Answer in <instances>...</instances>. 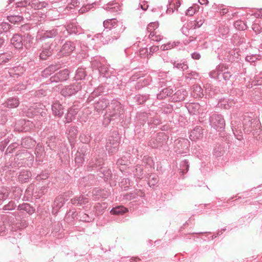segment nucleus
Masks as SVG:
<instances>
[{"label": "nucleus", "instance_id": "nucleus-1", "mask_svg": "<svg viewBox=\"0 0 262 262\" xmlns=\"http://www.w3.org/2000/svg\"><path fill=\"white\" fill-rule=\"evenodd\" d=\"M103 27L105 29H108L111 31V35L108 36L107 39H105L103 36L101 40L102 42L104 43H108L116 40L120 36V34L122 33L125 28L123 26L121 23H119L116 18L108 19L103 21Z\"/></svg>", "mask_w": 262, "mask_h": 262}, {"label": "nucleus", "instance_id": "nucleus-2", "mask_svg": "<svg viewBox=\"0 0 262 262\" xmlns=\"http://www.w3.org/2000/svg\"><path fill=\"white\" fill-rule=\"evenodd\" d=\"M124 113L123 105L117 100L113 99L107 106L106 113L104 116L103 124L106 126L112 121L118 119Z\"/></svg>", "mask_w": 262, "mask_h": 262}, {"label": "nucleus", "instance_id": "nucleus-3", "mask_svg": "<svg viewBox=\"0 0 262 262\" xmlns=\"http://www.w3.org/2000/svg\"><path fill=\"white\" fill-rule=\"evenodd\" d=\"M229 69V66L226 63H220L216 67L215 70L211 71L209 73V76L215 79L221 80L223 79L226 81H229L231 78L232 75L227 71Z\"/></svg>", "mask_w": 262, "mask_h": 262}, {"label": "nucleus", "instance_id": "nucleus-4", "mask_svg": "<svg viewBox=\"0 0 262 262\" xmlns=\"http://www.w3.org/2000/svg\"><path fill=\"white\" fill-rule=\"evenodd\" d=\"M120 143V137L118 132L111 133L105 145L106 150L110 155L117 153Z\"/></svg>", "mask_w": 262, "mask_h": 262}, {"label": "nucleus", "instance_id": "nucleus-5", "mask_svg": "<svg viewBox=\"0 0 262 262\" xmlns=\"http://www.w3.org/2000/svg\"><path fill=\"white\" fill-rule=\"evenodd\" d=\"M204 23V19L201 16L200 17L197 18L194 22L193 26H194V28L193 29H189L188 25H187L186 26H183L182 28L181 31L183 34L188 37V39L187 41L188 43H189L195 39L196 36L191 35V34L194 31V30L195 28H200L202 26Z\"/></svg>", "mask_w": 262, "mask_h": 262}, {"label": "nucleus", "instance_id": "nucleus-6", "mask_svg": "<svg viewBox=\"0 0 262 262\" xmlns=\"http://www.w3.org/2000/svg\"><path fill=\"white\" fill-rule=\"evenodd\" d=\"M81 88L82 82L76 81L62 89L61 91V94L64 97L71 96L80 91Z\"/></svg>", "mask_w": 262, "mask_h": 262}, {"label": "nucleus", "instance_id": "nucleus-7", "mask_svg": "<svg viewBox=\"0 0 262 262\" xmlns=\"http://www.w3.org/2000/svg\"><path fill=\"white\" fill-rule=\"evenodd\" d=\"M189 142L187 139H181L174 142V151L178 154H187L189 151Z\"/></svg>", "mask_w": 262, "mask_h": 262}, {"label": "nucleus", "instance_id": "nucleus-8", "mask_svg": "<svg viewBox=\"0 0 262 262\" xmlns=\"http://www.w3.org/2000/svg\"><path fill=\"white\" fill-rule=\"evenodd\" d=\"M210 123L216 129H223L225 126V121L223 116L219 114H213L210 117Z\"/></svg>", "mask_w": 262, "mask_h": 262}, {"label": "nucleus", "instance_id": "nucleus-9", "mask_svg": "<svg viewBox=\"0 0 262 262\" xmlns=\"http://www.w3.org/2000/svg\"><path fill=\"white\" fill-rule=\"evenodd\" d=\"M60 28L61 33V37H67L70 35L80 34L79 29L74 23H69Z\"/></svg>", "mask_w": 262, "mask_h": 262}, {"label": "nucleus", "instance_id": "nucleus-10", "mask_svg": "<svg viewBox=\"0 0 262 262\" xmlns=\"http://www.w3.org/2000/svg\"><path fill=\"white\" fill-rule=\"evenodd\" d=\"M165 134L164 133H158L155 137H153L149 141L148 145L153 148H158L162 146L165 140Z\"/></svg>", "mask_w": 262, "mask_h": 262}, {"label": "nucleus", "instance_id": "nucleus-11", "mask_svg": "<svg viewBox=\"0 0 262 262\" xmlns=\"http://www.w3.org/2000/svg\"><path fill=\"white\" fill-rule=\"evenodd\" d=\"M42 106H43V105L40 103L33 104L27 110L23 111L24 115L29 118H32L38 114H40L42 116L43 114H46V113L43 111H41L42 110Z\"/></svg>", "mask_w": 262, "mask_h": 262}, {"label": "nucleus", "instance_id": "nucleus-12", "mask_svg": "<svg viewBox=\"0 0 262 262\" xmlns=\"http://www.w3.org/2000/svg\"><path fill=\"white\" fill-rule=\"evenodd\" d=\"M34 127V124L32 121L21 119L18 120L15 124V129L19 132H28Z\"/></svg>", "mask_w": 262, "mask_h": 262}, {"label": "nucleus", "instance_id": "nucleus-13", "mask_svg": "<svg viewBox=\"0 0 262 262\" xmlns=\"http://www.w3.org/2000/svg\"><path fill=\"white\" fill-rule=\"evenodd\" d=\"M57 35L61 37V33L60 27L49 30H42L40 32L39 40L42 41L48 38H54Z\"/></svg>", "mask_w": 262, "mask_h": 262}, {"label": "nucleus", "instance_id": "nucleus-14", "mask_svg": "<svg viewBox=\"0 0 262 262\" xmlns=\"http://www.w3.org/2000/svg\"><path fill=\"white\" fill-rule=\"evenodd\" d=\"M70 71L66 69L56 73L50 78L51 83L62 82L67 80L69 77Z\"/></svg>", "mask_w": 262, "mask_h": 262}, {"label": "nucleus", "instance_id": "nucleus-15", "mask_svg": "<svg viewBox=\"0 0 262 262\" xmlns=\"http://www.w3.org/2000/svg\"><path fill=\"white\" fill-rule=\"evenodd\" d=\"M151 113L146 112H139L136 115V127L143 126L146 122L150 118Z\"/></svg>", "mask_w": 262, "mask_h": 262}, {"label": "nucleus", "instance_id": "nucleus-16", "mask_svg": "<svg viewBox=\"0 0 262 262\" xmlns=\"http://www.w3.org/2000/svg\"><path fill=\"white\" fill-rule=\"evenodd\" d=\"M187 95V91L184 88H180L172 94L170 99L173 102H181L184 101Z\"/></svg>", "mask_w": 262, "mask_h": 262}, {"label": "nucleus", "instance_id": "nucleus-17", "mask_svg": "<svg viewBox=\"0 0 262 262\" xmlns=\"http://www.w3.org/2000/svg\"><path fill=\"white\" fill-rule=\"evenodd\" d=\"M21 155H25L26 157H27L28 158H30V154L29 153L27 150H19L15 155V158L14 159V162H12L11 164H7L6 165V167L8 168H13L14 167H15L17 166V164L16 163V162L20 158V160H24L25 158L24 157L21 158Z\"/></svg>", "mask_w": 262, "mask_h": 262}, {"label": "nucleus", "instance_id": "nucleus-18", "mask_svg": "<svg viewBox=\"0 0 262 262\" xmlns=\"http://www.w3.org/2000/svg\"><path fill=\"white\" fill-rule=\"evenodd\" d=\"M53 114L55 116L61 118L64 113V107L58 101H55L52 104Z\"/></svg>", "mask_w": 262, "mask_h": 262}, {"label": "nucleus", "instance_id": "nucleus-19", "mask_svg": "<svg viewBox=\"0 0 262 262\" xmlns=\"http://www.w3.org/2000/svg\"><path fill=\"white\" fill-rule=\"evenodd\" d=\"M75 49V43L71 41H67L62 46L61 53L64 56L70 55Z\"/></svg>", "mask_w": 262, "mask_h": 262}, {"label": "nucleus", "instance_id": "nucleus-20", "mask_svg": "<svg viewBox=\"0 0 262 262\" xmlns=\"http://www.w3.org/2000/svg\"><path fill=\"white\" fill-rule=\"evenodd\" d=\"M253 119L248 116L244 115L243 117L242 123H243V128L245 133L247 134H249L252 129V123H253Z\"/></svg>", "mask_w": 262, "mask_h": 262}, {"label": "nucleus", "instance_id": "nucleus-21", "mask_svg": "<svg viewBox=\"0 0 262 262\" xmlns=\"http://www.w3.org/2000/svg\"><path fill=\"white\" fill-rule=\"evenodd\" d=\"M25 71L24 68L23 66H18L14 68H11L8 71V74H6V77L13 78H18L21 76Z\"/></svg>", "mask_w": 262, "mask_h": 262}, {"label": "nucleus", "instance_id": "nucleus-22", "mask_svg": "<svg viewBox=\"0 0 262 262\" xmlns=\"http://www.w3.org/2000/svg\"><path fill=\"white\" fill-rule=\"evenodd\" d=\"M203 131L202 127L200 126H196L192 129L189 134V138L191 141H196L203 138Z\"/></svg>", "mask_w": 262, "mask_h": 262}, {"label": "nucleus", "instance_id": "nucleus-23", "mask_svg": "<svg viewBox=\"0 0 262 262\" xmlns=\"http://www.w3.org/2000/svg\"><path fill=\"white\" fill-rule=\"evenodd\" d=\"M109 104V101L105 98H100L98 101L94 103V106L95 110L99 112L107 107Z\"/></svg>", "mask_w": 262, "mask_h": 262}, {"label": "nucleus", "instance_id": "nucleus-24", "mask_svg": "<svg viewBox=\"0 0 262 262\" xmlns=\"http://www.w3.org/2000/svg\"><path fill=\"white\" fill-rule=\"evenodd\" d=\"M104 164L103 159L96 157L92 158L89 162L88 166V170L91 171L93 168L100 167Z\"/></svg>", "mask_w": 262, "mask_h": 262}, {"label": "nucleus", "instance_id": "nucleus-25", "mask_svg": "<svg viewBox=\"0 0 262 262\" xmlns=\"http://www.w3.org/2000/svg\"><path fill=\"white\" fill-rule=\"evenodd\" d=\"M41 50L39 57L40 59L42 60H46L52 54L53 50L51 49V45L49 43L44 44Z\"/></svg>", "mask_w": 262, "mask_h": 262}, {"label": "nucleus", "instance_id": "nucleus-26", "mask_svg": "<svg viewBox=\"0 0 262 262\" xmlns=\"http://www.w3.org/2000/svg\"><path fill=\"white\" fill-rule=\"evenodd\" d=\"M71 202L74 205L82 206L83 208L84 205L88 203L89 199L84 195L77 196L72 199Z\"/></svg>", "mask_w": 262, "mask_h": 262}, {"label": "nucleus", "instance_id": "nucleus-27", "mask_svg": "<svg viewBox=\"0 0 262 262\" xmlns=\"http://www.w3.org/2000/svg\"><path fill=\"white\" fill-rule=\"evenodd\" d=\"M23 37L18 34L13 35L11 39V43L14 46L15 49H21L23 47Z\"/></svg>", "mask_w": 262, "mask_h": 262}, {"label": "nucleus", "instance_id": "nucleus-28", "mask_svg": "<svg viewBox=\"0 0 262 262\" xmlns=\"http://www.w3.org/2000/svg\"><path fill=\"white\" fill-rule=\"evenodd\" d=\"M78 112V108L75 106L70 107L65 116V123L71 122L75 118V116Z\"/></svg>", "mask_w": 262, "mask_h": 262}, {"label": "nucleus", "instance_id": "nucleus-29", "mask_svg": "<svg viewBox=\"0 0 262 262\" xmlns=\"http://www.w3.org/2000/svg\"><path fill=\"white\" fill-rule=\"evenodd\" d=\"M98 171L99 173L98 174L100 178H103L105 182H108L112 177V171L110 168L101 167Z\"/></svg>", "mask_w": 262, "mask_h": 262}, {"label": "nucleus", "instance_id": "nucleus-30", "mask_svg": "<svg viewBox=\"0 0 262 262\" xmlns=\"http://www.w3.org/2000/svg\"><path fill=\"white\" fill-rule=\"evenodd\" d=\"M235 104V102L233 100L227 98L221 99L217 103V107L224 109H229Z\"/></svg>", "mask_w": 262, "mask_h": 262}, {"label": "nucleus", "instance_id": "nucleus-31", "mask_svg": "<svg viewBox=\"0 0 262 262\" xmlns=\"http://www.w3.org/2000/svg\"><path fill=\"white\" fill-rule=\"evenodd\" d=\"M173 93V91L172 89H171L170 86H168L160 91L159 93L157 94V99L159 100L164 99L167 97H170L171 98Z\"/></svg>", "mask_w": 262, "mask_h": 262}, {"label": "nucleus", "instance_id": "nucleus-32", "mask_svg": "<svg viewBox=\"0 0 262 262\" xmlns=\"http://www.w3.org/2000/svg\"><path fill=\"white\" fill-rule=\"evenodd\" d=\"M237 122L236 121H232L231 123V128L233 131V133L238 140H241L242 138V131L241 129V126L236 125Z\"/></svg>", "mask_w": 262, "mask_h": 262}, {"label": "nucleus", "instance_id": "nucleus-33", "mask_svg": "<svg viewBox=\"0 0 262 262\" xmlns=\"http://www.w3.org/2000/svg\"><path fill=\"white\" fill-rule=\"evenodd\" d=\"M104 9L112 13L117 12L120 10V6L119 3L112 1L105 5Z\"/></svg>", "mask_w": 262, "mask_h": 262}, {"label": "nucleus", "instance_id": "nucleus-34", "mask_svg": "<svg viewBox=\"0 0 262 262\" xmlns=\"http://www.w3.org/2000/svg\"><path fill=\"white\" fill-rule=\"evenodd\" d=\"M17 210L21 212L25 211L30 215L32 214L35 210L34 208L31 206L28 203H23L21 204H19L17 206Z\"/></svg>", "mask_w": 262, "mask_h": 262}, {"label": "nucleus", "instance_id": "nucleus-35", "mask_svg": "<svg viewBox=\"0 0 262 262\" xmlns=\"http://www.w3.org/2000/svg\"><path fill=\"white\" fill-rule=\"evenodd\" d=\"M31 176L30 171L27 170H21L18 176V180L21 183L28 182Z\"/></svg>", "mask_w": 262, "mask_h": 262}, {"label": "nucleus", "instance_id": "nucleus-36", "mask_svg": "<svg viewBox=\"0 0 262 262\" xmlns=\"http://www.w3.org/2000/svg\"><path fill=\"white\" fill-rule=\"evenodd\" d=\"M19 104V101L18 98L11 97L7 99V100L3 104L5 106L13 108L17 107Z\"/></svg>", "mask_w": 262, "mask_h": 262}, {"label": "nucleus", "instance_id": "nucleus-37", "mask_svg": "<svg viewBox=\"0 0 262 262\" xmlns=\"http://www.w3.org/2000/svg\"><path fill=\"white\" fill-rule=\"evenodd\" d=\"M239 49H235L229 51L228 55L226 56L225 59L229 61H233L235 59H238L239 56Z\"/></svg>", "mask_w": 262, "mask_h": 262}, {"label": "nucleus", "instance_id": "nucleus-38", "mask_svg": "<svg viewBox=\"0 0 262 262\" xmlns=\"http://www.w3.org/2000/svg\"><path fill=\"white\" fill-rule=\"evenodd\" d=\"M59 68V66L57 64H51L46 68L41 73L42 77H47L51 75Z\"/></svg>", "mask_w": 262, "mask_h": 262}, {"label": "nucleus", "instance_id": "nucleus-39", "mask_svg": "<svg viewBox=\"0 0 262 262\" xmlns=\"http://www.w3.org/2000/svg\"><path fill=\"white\" fill-rule=\"evenodd\" d=\"M104 88L102 85H99L96 88L91 94L88 99V101L90 102L92 101L96 97H98L104 92Z\"/></svg>", "mask_w": 262, "mask_h": 262}, {"label": "nucleus", "instance_id": "nucleus-40", "mask_svg": "<svg viewBox=\"0 0 262 262\" xmlns=\"http://www.w3.org/2000/svg\"><path fill=\"white\" fill-rule=\"evenodd\" d=\"M191 95L194 98H201L204 95L203 90L199 84L192 86Z\"/></svg>", "mask_w": 262, "mask_h": 262}, {"label": "nucleus", "instance_id": "nucleus-41", "mask_svg": "<svg viewBox=\"0 0 262 262\" xmlns=\"http://www.w3.org/2000/svg\"><path fill=\"white\" fill-rule=\"evenodd\" d=\"M36 141L30 137L22 138L20 145L25 148H30L35 145Z\"/></svg>", "mask_w": 262, "mask_h": 262}, {"label": "nucleus", "instance_id": "nucleus-42", "mask_svg": "<svg viewBox=\"0 0 262 262\" xmlns=\"http://www.w3.org/2000/svg\"><path fill=\"white\" fill-rule=\"evenodd\" d=\"M13 58L12 52H6L0 54V64H5L11 61Z\"/></svg>", "mask_w": 262, "mask_h": 262}, {"label": "nucleus", "instance_id": "nucleus-43", "mask_svg": "<svg viewBox=\"0 0 262 262\" xmlns=\"http://www.w3.org/2000/svg\"><path fill=\"white\" fill-rule=\"evenodd\" d=\"M65 203L64 199L62 196H58L54 200L53 204V209L57 211L59 209L61 208Z\"/></svg>", "mask_w": 262, "mask_h": 262}, {"label": "nucleus", "instance_id": "nucleus-44", "mask_svg": "<svg viewBox=\"0 0 262 262\" xmlns=\"http://www.w3.org/2000/svg\"><path fill=\"white\" fill-rule=\"evenodd\" d=\"M68 134V138L70 142L76 137L78 134L77 127L76 126H70L67 131Z\"/></svg>", "mask_w": 262, "mask_h": 262}, {"label": "nucleus", "instance_id": "nucleus-45", "mask_svg": "<svg viewBox=\"0 0 262 262\" xmlns=\"http://www.w3.org/2000/svg\"><path fill=\"white\" fill-rule=\"evenodd\" d=\"M29 5L35 9L39 10L45 8L48 5V3L45 2H40L38 0H32L29 2Z\"/></svg>", "mask_w": 262, "mask_h": 262}, {"label": "nucleus", "instance_id": "nucleus-46", "mask_svg": "<svg viewBox=\"0 0 262 262\" xmlns=\"http://www.w3.org/2000/svg\"><path fill=\"white\" fill-rule=\"evenodd\" d=\"M187 108L190 114L196 115L199 113L200 105L198 103H190L187 106Z\"/></svg>", "mask_w": 262, "mask_h": 262}, {"label": "nucleus", "instance_id": "nucleus-47", "mask_svg": "<svg viewBox=\"0 0 262 262\" xmlns=\"http://www.w3.org/2000/svg\"><path fill=\"white\" fill-rule=\"evenodd\" d=\"M27 226V224L25 222H21L20 223H17L15 225V228H18V232L16 230L15 231H13L12 234L14 238H19L21 235V233L19 232L20 231V229H24Z\"/></svg>", "mask_w": 262, "mask_h": 262}, {"label": "nucleus", "instance_id": "nucleus-48", "mask_svg": "<svg viewBox=\"0 0 262 262\" xmlns=\"http://www.w3.org/2000/svg\"><path fill=\"white\" fill-rule=\"evenodd\" d=\"M128 211V209L122 206H119L115 208H113L111 211V213L112 214L114 215H120V214H123L125 212Z\"/></svg>", "mask_w": 262, "mask_h": 262}, {"label": "nucleus", "instance_id": "nucleus-49", "mask_svg": "<svg viewBox=\"0 0 262 262\" xmlns=\"http://www.w3.org/2000/svg\"><path fill=\"white\" fill-rule=\"evenodd\" d=\"M171 63L173 64V68L181 69L182 71L186 70L188 68V66L186 62L181 61L180 62L176 61H171Z\"/></svg>", "mask_w": 262, "mask_h": 262}, {"label": "nucleus", "instance_id": "nucleus-50", "mask_svg": "<svg viewBox=\"0 0 262 262\" xmlns=\"http://www.w3.org/2000/svg\"><path fill=\"white\" fill-rule=\"evenodd\" d=\"M86 76L85 69L83 68H79L76 73L75 78L76 80L84 79Z\"/></svg>", "mask_w": 262, "mask_h": 262}, {"label": "nucleus", "instance_id": "nucleus-51", "mask_svg": "<svg viewBox=\"0 0 262 262\" xmlns=\"http://www.w3.org/2000/svg\"><path fill=\"white\" fill-rule=\"evenodd\" d=\"M78 217L79 218V220L84 222H91L94 219L93 214L92 215H89L83 212H79Z\"/></svg>", "mask_w": 262, "mask_h": 262}, {"label": "nucleus", "instance_id": "nucleus-52", "mask_svg": "<svg viewBox=\"0 0 262 262\" xmlns=\"http://www.w3.org/2000/svg\"><path fill=\"white\" fill-rule=\"evenodd\" d=\"M149 99V95H137L134 99L138 104H144Z\"/></svg>", "mask_w": 262, "mask_h": 262}, {"label": "nucleus", "instance_id": "nucleus-53", "mask_svg": "<svg viewBox=\"0 0 262 262\" xmlns=\"http://www.w3.org/2000/svg\"><path fill=\"white\" fill-rule=\"evenodd\" d=\"M9 22L14 24H17L24 20V18L20 15H10L7 16Z\"/></svg>", "mask_w": 262, "mask_h": 262}, {"label": "nucleus", "instance_id": "nucleus-54", "mask_svg": "<svg viewBox=\"0 0 262 262\" xmlns=\"http://www.w3.org/2000/svg\"><path fill=\"white\" fill-rule=\"evenodd\" d=\"M143 166L140 165H137L136 166L135 169L133 171L134 174L137 179H141L143 178Z\"/></svg>", "mask_w": 262, "mask_h": 262}, {"label": "nucleus", "instance_id": "nucleus-55", "mask_svg": "<svg viewBox=\"0 0 262 262\" xmlns=\"http://www.w3.org/2000/svg\"><path fill=\"white\" fill-rule=\"evenodd\" d=\"M180 172L181 173L182 175H184L188 171L189 167L188 161L187 160L182 161L180 163Z\"/></svg>", "mask_w": 262, "mask_h": 262}, {"label": "nucleus", "instance_id": "nucleus-56", "mask_svg": "<svg viewBox=\"0 0 262 262\" xmlns=\"http://www.w3.org/2000/svg\"><path fill=\"white\" fill-rule=\"evenodd\" d=\"M43 153V148L41 145H37L35 149V154L36 155V159L39 161L41 160Z\"/></svg>", "mask_w": 262, "mask_h": 262}, {"label": "nucleus", "instance_id": "nucleus-57", "mask_svg": "<svg viewBox=\"0 0 262 262\" xmlns=\"http://www.w3.org/2000/svg\"><path fill=\"white\" fill-rule=\"evenodd\" d=\"M12 137H13V135L12 134H11L9 136H8L7 138H5L4 140H3L1 142H0V150H1V151H4L6 147L9 143Z\"/></svg>", "mask_w": 262, "mask_h": 262}, {"label": "nucleus", "instance_id": "nucleus-58", "mask_svg": "<svg viewBox=\"0 0 262 262\" xmlns=\"http://www.w3.org/2000/svg\"><path fill=\"white\" fill-rule=\"evenodd\" d=\"M19 145V144L16 142H12L6 149L5 154H12Z\"/></svg>", "mask_w": 262, "mask_h": 262}, {"label": "nucleus", "instance_id": "nucleus-59", "mask_svg": "<svg viewBox=\"0 0 262 262\" xmlns=\"http://www.w3.org/2000/svg\"><path fill=\"white\" fill-rule=\"evenodd\" d=\"M128 163L129 162L127 158L123 156L117 160L116 164L119 167L120 170L122 171L123 170L121 169L120 166L127 165Z\"/></svg>", "mask_w": 262, "mask_h": 262}, {"label": "nucleus", "instance_id": "nucleus-60", "mask_svg": "<svg viewBox=\"0 0 262 262\" xmlns=\"http://www.w3.org/2000/svg\"><path fill=\"white\" fill-rule=\"evenodd\" d=\"M260 20H256L252 26V30L257 34L262 31V27L260 25Z\"/></svg>", "mask_w": 262, "mask_h": 262}, {"label": "nucleus", "instance_id": "nucleus-61", "mask_svg": "<svg viewBox=\"0 0 262 262\" xmlns=\"http://www.w3.org/2000/svg\"><path fill=\"white\" fill-rule=\"evenodd\" d=\"M234 26L238 30H244L247 28V25L245 22L241 20L236 21L234 24Z\"/></svg>", "mask_w": 262, "mask_h": 262}, {"label": "nucleus", "instance_id": "nucleus-62", "mask_svg": "<svg viewBox=\"0 0 262 262\" xmlns=\"http://www.w3.org/2000/svg\"><path fill=\"white\" fill-rule=\"evenodd\" d=\"M179 43V42H168L166 44L162 45L161 46V49L163 51L170 50L171 48L177 46Z\"/></svg>", "mask_w": 262, "mask_h": 262}, {"label": "nucleus", "instance_id": "nucleus-63", "mask_svg": "<svg viewBox=\"0 0 262 262\" xmlns=\"http://www.w3.org/2000/svg\"><path fill=\"white\" fill-rule=\"evenodd\" d=\"M159 181V179L157 176L155 174H151L149 177L148 185L150 187L154 186Z\"/></svg>", "mask_w": 262, "mask_h": 262}, {"label": "nucleus", "instance_id": "nucleus-64", "mask_svg": "<svg viewBox=\"0 0 262 262\" xmlns=\"http://www.w3.org/2000/svg\"><path fill=\"white\" fill-rule=\"evenodd\" d=\"M21 190L19 187H15L13 188V198L18 200L21 195Z\"/></svg>", "mask_w": 262, "mask_h": 262}]
</instances>
